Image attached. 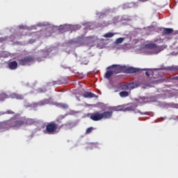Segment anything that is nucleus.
Segmentation results:
<instances>
[{
    "label": "nucleus",
    "mask_w": 178,
    "mask_h": 178,
    "mask_svg": "<svg viewBox=\"0 0 178 178\" xmlns=\"http://www.w3.org/2000/svg\"><path fill=\"white\" fill-rule=\"evenodd\" d=\"M113 115V111H105L102 113L97 111L93 113L88 114V118L93 120L94 122H98L102 120V119H111Z\"/></svg>",
    "instance_id": "1"
},
{
    "label": "nucleus",
    "mask_w": 178,
    "mask_h": 178,
    "mask_svg": "<svg viewBox=\"0 0 178 178\" xmlns=\"http://www.w3.org/2000/svg\"><path fill=\"white\" fill-rule=\"evenodd\" d=\"M59 130H60V126L59 127L56 122L51 121L47 123L44 133V134H56L59 133Z\"/></svg>",
    "instance_id": "2"
},
{
    "label": "nucleus",
    "mask_w": 178,
    "mask_h": 178,
    "mask_svg": "<svg viewBox=\"0 0 178 178\" xmlns=\"http://www.w3.org/2000/svg\"><path fill=\"white\" fill-rule=\"evenodd\" d=\"M11 122L12 129H20L22 126H24V119L20 114H15V116L12 117L10 120Z\"/></svg>",
    "instance_id": "3"
},
{
    "label": "nucleus",
    "mask_w": 178,
    "mask_h": 178,
    "mask_svg": "<svg viewBox=\"0 0 178 178\" xmlns=\"http://www.w3.org/2000/svg\"><path fill=\"white\" fill-rule=\"evenodd\" d=\"M33 62H34V57L33 56H26L18 60V63L20 66H30Z\"/></svg>",
    "instance_id": "4"
},
{
    "label": "nucleus",
    "mask_w": 178,
    "mask_h": 178,
    "mask_svg": "<svg viewBox=\"0 0 178 178\" xmlns=\"http://www.w3.org/2000/svg\"><path fill=\"white\" fill-rule=\"evenodd\" d=\"M111 67H112V69H114V71L113 72L115 74H118L119 73H123V70H124L123 66H121L120 65H113L111 67H108L107 69H111Z\"/></svg>",
    "instance_id": "5"
},
{
    "label": "nucleus",
    "mask_w": 178,
    "mask_h": 178,
    "mask_svg": "<svg viewBox=\"0 0 178 178\" xmlns=\"http://www.w3.org/2000/svg\"><path fill=\"white\" fill-rule=\"evenodd\" d=\"M0 129L1 130H9V129H12L10 120L1 122Z\"/></svg>",
    "instance_id": "6"
},
{
    "label": "nucleus",
    "mask_w": 178,
    "mask_h": 178,
    "mask_svg": "<svg viewBox=\"0 0 178 178\" xmlns=\"http://www.w3.org/2000/svg\"><path fill=\"white\" fill-rule=\"evenodd\" d=\"M147 48L149 49H155L156 54H159L162 51V47L156 45L155 43H149L146 44Z\"/></svg>",
    "instance_id": "7"
},
{
    "label": "nucleus",
    "mask_w": 178,
    "mask_h": 178,
    "mask_svg": "<svg viewBox=\"0 0 178 178\" xmlns=\"http://www.w3.org/2000/svg\"><path fill=\"white\" fill-rule=\"evenodd\" d=\"M24 119V126H31V124H34L35 123V120L33 118H26V117H23Z\"/></svg>",
    "instance_id": "8"
},
{
    "label": "nucleus",
    "mask_w": 178,
    "mask_h": 178,
    "mask_svg": "<svg viewBox=\"0 0 178 178\" xmlns=\"http://www.w3.org/2000/svg\"><path fill=\"white\" fill-rule=\"evenodd\" d=\"M138 105L134 104H131L128 105L127 106H124V112H130L131 111H136Z\"/></svg>",
    "instance_id": "9"
},
{
    "label": "nucleus",
    "mask_w": 178,
    "mask_h": 178,
    "mask_svg": "<svg viewBox=\"0 0 178 178\" xmlns=\"http://www.w3.org/2000/svg\"><path fill=\"white\" fill-rule=\"evenodd\" d=\"M51 104L50 99H44L37 103L38 106H44V105H48Z\"/></svg>",
    "instance_id": "10"
},
{
    "label": "nucleus",
    "mask_w": 178,
    "mask_h": 178,
    "mask_svg": "<svg viewBox=\"0 0 178 178\" xmlns=\"http://www.w3.org/2000/svg\"><path fill=\"white\" fill-rule=\"evenodd\" d=\"M140 72V68H136L134 67H130L126 70V73L131 74V73H137Z\"/></svg>",
    "instance_id": "11"
},
{
    "label": "nucleus",
    "mask_w": 178,
    "mask_h": 178,
    "mask_svg": "<svg viewBox=\"0 0 178 178\" xmlns=\"http://www.w3.org/2000/svg\"><path fill=\"white\" fill-rule=\"evenodd\" d=\"M8 67L10 69V70H16V69H17V62L14 60L9 63Z\"/></svg>",
    "instance_id": "12"
},
{
    "label": "nucleus",
    "mask_w": 178,
    "mask_h": 178,
    "mask_svg": "<svg viewBox=\"0 0 178 178\" xmlns=\"http://www.w3.org/2000/svg\"><path fill=\"white\" fill-rule=\"evenodd\" d=\"M10 97L14 99H24L23 95H19L18 93H12Z\"/></svg>",
    "instance_id": "13"
},
{
    "label": "nucleus",
    "mask_w": 178,
    "mask_h": 178,
    "mask_svg": "<svg viewBox=\"0 0 178 178\" xmlns=\"http://www.w3.org/2000/svg\"><path fill=\"white\" fill-rule=\"evenodd\" d=\"M60 127V129H62V127H65V130H69L70 129H73V125L72 124V123L67 122L66 124H61Z\"/></svg>",
    "instance_id": "14"
},
{
    "label": "nucleus",
    "mask_w": 178,
    "mask_h": 178,
    "mask_svg": "<svg viewBox=\"0 0 178 178\" xmlns=\"http://www.w3.org/2000/svg\"><path fill=\"white\" fill-rule=\"evenodd\" d=\"M142 70L145 71V75L147 77H149L150 76H154V71L151 69H143Z\"/></svg>",
    "instance_id": "15"
},
{
    "label": "nucleus",
    "mask_w": 178,
    "mask_h": 178,
    "mask_svg": "<svg viewBox=\"0 0 178 178\" xmlns=\"http://www.w3.org/2000/svg\"><path fill=\"white\" fill-rule=\"evenodd\" d=\"M84 98H94L95 97V94L91 92H86L83 95Z\"/></svg>",
    "instance_id": "16"
},
{
    "label": "nucleus",
    "mask_w": 178,
    "mask_h": 178,
    "mask_svg": "<svg viewBox=\"0 0 178 178\" xmlns=\"http://www.w3.org/2000/svg\"><path fill=\"white\" fill-rule=\"evenodd\" d=\"M113 74H115V72H113V71H107L105 73L104 77L105 79H108V80H109V79H111V77H112Z\"/></svg>",
    "instance_id": "17"
},
{
    "label": "nucleus",
    "mask_w": 178,
    "mask_h": 178,
    "mask_svg": "<svg viewBox=\"0 0 178 178\" xmlns=\"http://www.w3.org/2000/svg\"><path fill=\"white\" fill-rule=\"evenodd\" d=\"M120 97H121V98H126L127 97H129V92L127 91H122L119 93Z\"/></svg>",
    "instance_id": "18"
},
{
    "label": "nucleus",
    "mask_w": 178,
    "mask_h": 178,
    "mask_svg": "<svg viewBox=\"0 0 178 178\" xmlns=\"http://www.w3.org/2000/svg\"><path fill=\"white\" fill-rule=\"evenodd\" d=\"M65 118H66L65 115H59L56 118V121L54 122H56V123H62V120H63Z\"/></svg>",
    "instance_id": "19"
},
{
    "label": "nucleus",
    "mask_w": 178,
    "mask_h": 178,
    "mask_svg": "<svg viewBox=\"0 0 178 178\" xmlns=\"http://www.w3.org/2000/svg\"><path fill=\"white\" fill-rule=\"evenodd\" d=\"M124 106L125 105H120V106H117L113 108V109L114 111H124Z\"/></svg>",
    "instance_id": "20"
},
{
    "label": "nucleus",
    "mask_w": 178,
    "mask_h": 178,
    "mask_svg": "<svg viewBox=\"0 0 178 178\" xmlns=\"http://www.w3.org/2000/svg\"><path fill=\"white\" fill-rule=\"evenodd\" d=\"M115 34L116 33H113L111 32H108L107 33H105L103 37H104V38H112V37H113L115 35Z\"/></svg>",
    "instance_id": "21"
},
{
    "label": "nucleus",
    "mask_w": 178,
    "mask_h": 178,
    "mask_svg": "<svg viewBox=\"0 0 178 178\" xmlns=\"http://www.w3.org/2000/svg\"><path fill=\"white\" fill-rule=\"evenodd\" d=\"M58 108H60L61 109H67L69 108V106L66 104L60 103L57 104Z\"/></svg>",
    "instance_id": "22"
},
{
    "label": "nucleus",
    "mask_w": 178,
    "mask_h": 178,
    "mask_svg": "<svg viewBox=\"0 0 178 178\" xmlns=\"http://www.w3.org/2000/svg\"><path fill=\"white\" fill-rule=\"evenodd\" d=\"M163 34H172V33H173V29H170V28H165L163 30Z\"/></svg>",
    "instance_id": "23"
},
{
    "label": "nucleus",
    "mask_w": 178,
    "mask_h": 178,
    "mask_svg": "<svg viewBox=\"0 0 178 178\" xmlns=\"http://www.w3.org/2000/svg\"><path fill=\"white\" fill-rule=\"evenodd\" d=\"M127 85L129 90H134V88H136V85L134 83H129Z\"/></svg>",
    "instance_id": "24"
},
{
    "label": "nucleus",
    "mask_w": 178,
    "mask_h": 178,
    "mask_svg": "<svg viewBox=\"0 0 178 178\" xmlns=\"http://www.w3.org/2000/svg\"><path fill=\"white\" fill-rule=\"evenodd\" d=\"M124 41V38H119L115 40V44H122Z\"/></svg>",
    "instance_id": "25"
},
{
    "label": "nucleus",
    "mask_w": 178,
    "mask_h": 178,
    "mask_svg": "<svg viewBox=\"0 0 178 178\" xmlns=\"http://www.w3.org/2000/svg\"><path fill=\"white\" fill-rule=\"evenodd\" d=\"M120 90L127 91L129 90V86L127 84L122 85L120 87Z\"/></svg>",
    "instance_id": "26"
},
{
    "label": "nucleus",
    "mask_w": 178,
    "mask_h": 178,
    "mask_svg": "<svg viewBox=\"0 0 178 178\" xmlns=\"http://www.w3.org/2000/svg\"><path fill=\"white\" fill-rule=\"evenodd\" d=\"M95 128L90 127L89 128H88L86 131V134H90V133H92L93 130H95Z\"/></svg>",
    "instance_id": "27"
},
{
    "label": "nucleus",
    "mask_w": 178,
    "mask_h": 178,
    "mask_svg": "<svg viewBox=\"0 0 178 178\" xmlns=\"http://www.w3.org/2000/svg\"><path fill=\"white\" fill-rule=\"evenodd\" d=\"M5 113L7 115H15V112L11 110L6 111L4 113H3V115H5Z\"/></svg>",
    "instance_id": "28"
},
{
    "label": "nucleus",
    "mask_w": 178,
    "mask_h": 178,
    "mask_svg": "<svg viewBox=\"0 0 178 178\" xmlns=\"http://www.w3.org/2000/svg\"><path fill=\"white\" fill-rule=\"evenodd\" d=\"M136 101H137V102H138V104H144V98H138V99H136Z\"/></svg>",
    "instance_id": "29"
},
{
    "label": "nucleus",
    "mask_w": 178,
    "mask_h": 178,
    "mask_svg": "<svg viewBox=\"0 0 178 178\" xmlns=\"http://www.w3.org/2000/svg\"><path fill=\"white\" fill-rule=\"evenodd\" d=\"M137 113H140V115H148V112H145V113H143V112H141V111H140V110H138L137 111Z\"/></svg>",
    "instance_id": "30"
},
{
    "label": "nucleus",
    "mask_w": 178,
    "mask_h": 178,
    "mask_svg": "<svg viewBox=\"0 0 178 178\" xmlns=\"http://www.w3.org/2000/svg\"><path fill=\"white\" fill-rule=\"evenodd\" d=\"M94 36H90V37H88V41H91V40H94Z\"/></svg>",
    "instance_id": "31"
},
{
    "label": "nucleus",
    "mask_w": 178,
    "mask_h": 178,
    "mask_svg": "<svg viewBox=\"0 0 178 178\" xmlns=\"http://www.w3.org/2000/svg\"><path fill=\"white\" fill-rule=\"evenodd\" d=\"M46 90L39 89V92H45Z\"/></svg>",
    "instance_id": "32"
},
{
    "label": "nucleus",
    "mask_w": 178,
    "mask_h": 178,
    "mask_svg": "<svg viewBox=\"0 0 178 178\" xmlns=\"http://www.w3.org/2000/svg\"><path fill=\"white\" fill-rule=\"evenodd\" d=\"M174 80H178V76L174 77Z\"/></svg>",
    "instance_id": "33"
},
{
    "label": "nucleus",
    "mask_w": 178,
    "mask_h": 178,
    "mask_svg": "<svg viewBox=\"0 0 178 178\" xmlns=\"http://www.w3.org/2000/svg\"><path fill=\"white\" fill-rule=\"evenodd\" d=\"M3 96H4V95H0V97H2Z\"/></svg>",
    "instance_id": "34"
},
{
    "label": "nucleus",
    "mask_w": 178,
    "mask_h": 178,
    "mask_svg": "<svg viewBox=\"0 0 178 178\" xmlns=\"http://www.w3.org/2000/svg\"><path fill=\"white\" fill-rule=\"evenodd\" d=\"M92 145H97V144H95V143H92Z\"/></svg>",
    "instance_id": "35"
},
{
    "label": "nucleus",
    "mask_w": 178,
    "mask_h": 178,
    "mask_svg": "<svg viewBox=\"0 0 178 178\" xmlns=\"http://www.w3.org/2000/svg\"><path fill=\"white\" fill-rule=\"evenodd\" d=\"M2 40H3V38H0V41H2Z\"/></svg>",
    "instance_id": "36"
}]
</instances>
